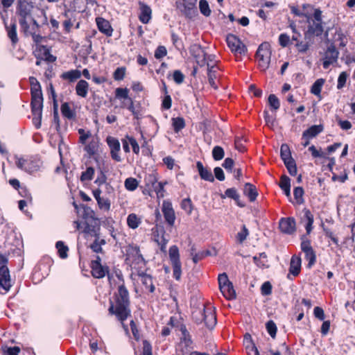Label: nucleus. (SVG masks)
I'll return each mask as SVG.
<instances>
[{"instance_id": "38", "label": "nucleus", "mask_w": 355, "mask_h": 355, "mask_svg": "<svg viewBox=\"0 0 355 355\" xmlns=\"http://www.w3.org/2000/svg\"><path fill=\"white\" fill-rule=\"evenodd\" d=\"M172 125L175 132L178 133L185 127V121L182 117L172 118Z\"/></svg>"}, {"instance_id": "33", "label": "nucleus", "mask_w": 355, "mask_h": 355, "mask_svg": "<svg viewBox=\"0 0 355 355\" xmlns=\"http://www.w3.org/2000/svg\"><path fill=\"white\" fill-rule=\"evenodd\" d=\"M215 65H211L209 63H207V76L208 81L211 87L214 89H217V85L215 82V79L216 78V71L214 70Z\"/></svg>"}, {"instance_id": "13", "label": "nucleus", "mask_w": 355, "mask_h": 355, "mask_svg": "<svg viewBox=\"0 0 355 355\" xmlns=\"http://www.w3.org/2000/svg\"><path fill=\"white\" fill-rule=\"evenodd\" d=\"M279 229L282 232L292 234L295 232L296 223L294 218H282L279 220Z\"/></svg>"}, {"instance_id": "16", "label": "nucleus", "mask_w": 355, "mask_h": 355, "mask_svg": "<svg viewBox=\"0 0 355 355\" xmlns=\"http://www.w3.org/2000/svg\"><path fill=\"white\" fill-rule=\"evenodd\" d=\"M92 275L94 278L101 279L106 274L109 276V268L98 263H91Z\"/></svg>"}, {"instance_id": "14", "label": "nucleus", "mask_w": 355, "mask_h": 355, "mask_svg": "<svg viewBox=\"0 0 355 355\" xmlns=\"http://www.w3.org/2000/svg\"><path fill=\"white\" fill-rule=\"evenodd\" d=\"M190 53L196 60L197 64L202 67L206 63V53L199 44H193L190 47Z\"/></svg>"}, {"instance_id": "30", "label": "nucleus", "mask_w": 355, "mask_h": 355, "mask_svg": "<svg viewBox=\"0 0 355 355\" xmlns=\"http://www.w3.org/2000/svg\"><path fill=\"white\" fill-rule=\"evenodd\" d=\"M243 342L247 350L252 351L254 355H260L257 347L253 343L252 336L250 334L247 333L245 334Z\"/></svg>"}, {"instance_id": "61", "label": "nucleus", "mask_w": 355, "mask_h": 355, "mask_svg": "<svg viewBox=\"0 0 355 355\" xmlns=\"http://www.w3.org/2000/svg\"><path fill=\"white\" fill-rule=\"evenodd\" d=\"M336 40L340 42V46L345 47L346 46V42L345 41V35L343 33L341 28H338L336 31Z\"/></svg>"}, {"instance_id": "32", "label": "nucleus", "mask_w": 355, "mask_h": 355, "mask_svg": "<svg viewBox=\"0 0 355 355\" xmlns=\"http://www.w3.org/2000/svg\"><path fill=\"white\" fill-rule=\"evenodd\" d=\"M168 254L171 264L181 263L180 260L179 249L176 245H172L170 247Z\"/></svg>"}, {"instance_id": "37", "label": "nucleus", "mask_w": 355, "mask_h": 355, "mask_svg": "<svg viewBox=\"0 0 355 355\" xmlns=\"http://www.w3.org/2000/svg\"><path fill=\"white\" fill-rule=\"evenodd\" d=\"M61 112L64 117L68 119H73L76 117L75 112L71 110L68 103H64L61 105Z\"/></svg>"}, {"instance_id": "24", "label": "nucleus", "mask_w": 355, "mask_h": 355, "mask_svg": "<svg viewBox=\"0 0 355 355\" xmlns=\"http://www.w3.org/2000/svg\"><path fill=\"white\" fill-rule=\"evenodd\" d=\"M138 276L141 277V281L146 288H148L150 293H153L155 288L153 285L152 276L144 272H139Z\"/></svg>"}, {"instance_id": "39", "label": "nucleus", "mask_w": 355, "mask_h": 355, "mask_svg": "<svg viewBox=\"0 0 355 355\" xmlns=\"http://www.w3.org/2000/svg\"><path fill=\"white\" fill-rule=\"evenodd\" d=\"M324 83V80L323 78H319L316 80L314 83L312 85L311 88V94L315 96H320L322 90V87Z\"/></svg>"}, {"instance_id": "26", "label": "nucleus", "mask_w": 355, "mask_h": 355, "mask_svg": "<svg viewBox=\"0 0 355 355\" xmlns=\"http://www.w3.org/2000/svg\"><path fill=\"white\" fill-rule=\"evenodd\" d=\"M89 84L85 80H80L76 85V93L78 96L85 98L87 96Z\"/></svg>"}, {"instance_id": "56", "label": "nucleus", "mask_w": 355, "mask_h": 355, "mask_svg": "<svg viewBox=\"0 0 355 355\" xmlns=\"http://www.w3.org/2000/svg\"><path fill=\"white\" fill-rule=\"evenodd\" d=\"M93 220L94 221V224H89L87 220L85 221V227L84 229L85 233L91 234L92 232H94L95 230L99 227L96 221L97 219Z\"/></svg>"}, {"instance_id": "27", "label": "nucleus", "mask_w": 355, "mask_h": 355, "mask_svg": "<svg viewBox=\"0 0 355 355\" xmlns=\"http://www.w3.org/2000/svg\"><path fill=\"white\" fill-rule=\"evenodd\" d=\"M304 41L299 40L295 43V46L300 53L306 52L314 42V40L312 38L306 39L305 33H304Z\"/></svg>"}, {"instance_id": "18", "label": "nucleus", "mask_w": 355, "mask_h": 355, "mask_svg": "<svg viewBox=\"0 0 355 355\" xmlns=\"http://www.w3.org/2000/svg\"><path fill=\"white\" fill-rule=\"evenodd\" d=\"M140 14L139 20L143 24H148L151 19L152 10L149 6L144 2L139 1Z\"/></svg>"}, {"instance_id": "25", "label": "nucleus", "mask_w": 355, "mask_h": 355, "mask_svg": "<svg viewBox=\"0 0 355 355\" xmlns=\"http://www.w3.org/2000/svg\"><path fill=\"white\" fill-rule=\"evenodd\" d=\"M42 166V162L39 159H28L25 171L28 173H33L40 171Z\"/></svg>"}, {"instance_id": "17", "label": "nucleus", "mask_w": 355, "mask_h": 355, "mask_svg": "<svg viewBox=\"0 0 355 355\" xmlns=\"http://www.w3.org/2000/svg\"><path fill=\"white\" fill-rule=\"evenodd\" d=\"M96 22L99 31L107 37L112 36L113 28H112L109 21L103 17H98L96 18Z\"/></svg>"}, {"instance_id": "54", "label": "nucleus", "mask_w": 355, "mask_h": 355, "mask_svg": "<svg viewBox=\"0 0 355 355\" xmlns=\"http://www.w3.org/2000/svg\"><path fill=\"white\" fill-rule=\"evenodd\" d=\"M249 231L246 226L243 225L241 232L237 233L236 239L240 243H242L248 236Z\"/></svg>"}, {"instance_id": "22", "label": "nucleus", "mask_w": 355, "mask_h": 355, "mask_svg": "<svg viewBox=\"0 0 355 355\" xmlns=\"http://www.w3.org/2000/svg\"><path fill=\"white\" fill-rule=\"evenodd\" d=\"M301 263L302 260L299 256H293L290 262L289 272L295 277L297 276L300 272Z\"/></svg>"}, {"instance_id": "3", "label": "nucleus", "mask_w": 355, "mask_h": 355, "mask_svg": "<svg viewBox=\"0 0 355 355\" xmlns=\"http://www.w3.org/2000/svg\"><path fill=\"white\" fill-rule=\"evenodd\" d=\"M35 8L33 3L28 0H19L17 6V14L19 16V23L25 33L30 29L28 20L33 17Z\"/></svg>"}, {"instance_id": "23", "label": "nucleus", "mask_w": 355, "mask_h": 355, "mask_svg": "<svg viewBox=\"0 0 355 355\" xmlns=\"http://www.w3.org/2000/svg\"><path fill=\"white\" fill-rule=\"evenodd\" d=\"M243 193L249 198L250 202L255 201L258 196L256 187L249 182L245 184Z\"/></svg>"}, {"instance_id": "4", "label": "nucleus", "mask_w": 355, "mask_h": 355, "mask_svg": "<svg viewBox=\"0 0 355 355\" xmlns=\"http://www.w3.org/2000/svg\"><path fill=\"white\" fill-rule=\"evenodd\" d=\"M192 319L195 323L200 324L205 322V326L212 329L216 324V315L212 308H198L192 311Z\"/></svg>"}, {"instance_id": "35", "label": "nucleus", "mask_w": 355, "mask_h": 355, "mask_svg": "<svg viewBox=\"0 0 355 355\" xmlns=\"http://www.w3.org/2000/svg\"><path fill=\"white\" fill-rule=\"evenodd\" d=\"M80 209L83 210L82 217L87 221L89 219L95 220V213L93 209L85 205H80Z\"/></svg>"}, {"instance_id": "46", "label": "nucleus", "mask_w": 355, "mask_h": 355, "mask_svg": "<svg viewBox=\"0 0 355 355\" xmlns=\"http://www.w3.org/2000/svg\"><path fill=\"white\" fill-rule=\"evenodd\" d=\"M199 9L200 12L205 17H209L211 15V10L207 0H200Z\"/></svg>"}, {"instance_id": "12", "label": "nucleus", "mask_w": 355, "mask_h": 355, "mask_svg": "<svg viewBox=\"0 0 355 355\" xmlns=\"http://www.w3.org/2000/svg\"><path fill=\"white\" fill-rule=\"evenodd\" d=\"M162 211L167 224L173 227L175 224V214L172 203L169 201L164 200L162 203Z\"/></svg>"}, {"instance_id": "47", "label": "nucleus", "mask_w": 355, "mask_h": 355, "mask_svg": "<svg viewBox=\"0 0 355 355\" xmlns=\"http://www.w3.org/2000/svg\"><path fill=\"white\" fill-rule=\"evenodd\" d=\"M225 156V152L222 147L216 146L212 150V157L214 160H221Z\"/></svg>"}, {"instance_id": "53", "label": "nucleus", "mask_w": 355, "mask_h": 355, "mask_svg": "<svg viewBox=\"0 0 355 355\" xmlns=\"http://www.w3.org/2000/svg\"><path fill=\"white\" fill-rule=\"evenodd\" d=\"M167 184V182H159L154 184V189L158 197L164 196V186Z\"/></svg>"}, {"instance_id": "63", "label": "nucleus", "mask_w": 355, "mask_h": 355, "mask_svg": "<svg viewBox=\"0 0 355 355\" xmlns=\"http://www.w3.org/2000/svg\"><path fill=\"white\" fill-rule=\"evenodd\" d=\"M234 160L232 159V158H230V157H227L222 166L223 167L225 168V169L227 171V172H230V173H232L233 172V167H234Z\"/></svg>"}, {"instance_id": "40", "label": "nucleus", "mask_w": 355, "mask_h": 355, "mask_svg": "<svg viewBox=\"0 0 355 355\" xmlns=\"http://www.w3.org/2000/svg\"><path fill=\"white\" fill-rule=\"evenodd\" d=\"M304 194V189L302 187H297L294 188L293 195L294 198L297 205H302L304 202V199L303 198Z\"/></svg>"}, {"instance_id": "9", "label": "nucleus", "mask_w": 355, "mask_h": 355, "mask_svg": "<svg viewBox=\"0 0 355 355\" xmlns=\"http://www.w3.org/2000/svg\"><path fill=\"white\" fill-rule=\"evenodd\" d=\"M229 48L234 53L245 54L248 49L245 45L234 35L230 34L227 37Z\"/></svg>"}, {"instance_id": "34", "label": "nucleus", "mask_w": 355, "mask_h": 355, "mask_svg": "<svg viewBox=\"0 0 355 355\" xmlns=\"http://www.w3.org/2000/svg\"><path fill=\"white\" fill-rule=\"evenodd\" d=\"M303 211L304 214V217L306 218V219L307 220L306 225L305 226V229L306 231V234H309L313 229V223L314 221L313 216L309 209H304L303 210Z\"/></svg>"}, {"instance_id": "58", "label": "nucleus", "mask_w": 355, "mask_h": 355, "mask_svg": "<svg viewBox=\"0 0 355 355\" xmlns=\"http://www.w3.org/2000/svg\"><path fill=\"white\" fill-rule=\"evenodd\" d=\"M181 207L189 214H190L193 209L192 202L190 198H185L181 202Z\"/></svg>"}, {"instance_id": "15", "label": "nucleus", "mask_w": 355, "mask_h": 355, "mask_svg": "<svg viewBox=\"0 0 355 355\" xmlns=\"http://www.w3.org/2000/svg\"><path fill=\"white\" fill-rule=\"evenodd\" d=\"M106 141L110 148L112 158L116 162H121V158L119 153L120 151V143L119 140L112 137H107Z\"/></svg>"}, {"instance_id": "19", "label": "nucleus", "mask_w": 355, "mask_h": 355, "mask_svg": "<svg viewBox=\"0 0 355 355\" xmlns=\"http://www.w3.org/2000/svg\"><path fill=\"white\" fill-rule=\"evenodd\" d=\"M324 130L322 124L313 125L304 130L302 133V138L305 139H310L318 135Z\"/></svg>"}, {"instance_id": "55", "label": "nucleus", "mask_w": 355, "mask_h": 355, "mask_svg": "<svg viewBox=\"0 0 355 355\" xmlns=\"http://www.w3.org/2000/svg\"><path fill=\"white\" fill-rule=\"evenodd\" d=\"M116 98L119 99H129L128 89L127 88H116L115 90Z\"/></svg>"}, {"instance_id": "57", "label": "nucleus", "mask_w": 355, "mask_h": 355, "mask_svg": "<svg viewBox=\"0 0 355 355\" xmlns=\"http://www.w3.org/2000/svg\"><path fill=\"white\" fill-rule=\"evenodd\" d=\"M348 73L346 71H343L340 73L338 78L337 88L338 89H342L346 84Z\"/></svg>"}, {"instance_id": "11", "label": "nucleus", "mask_w": 355, "mask_h": 355, "mask_svg": "<svg viewBox=\"0 0 355 355\" xmlns=\"http://www.w3.org/2000/svg\"><path fill=\"white\" fill-rule=\"evenodd\" d=\"M31 112L33 116V123L37 129L40 128L42 116L43 101H31Z\"/></svg>"}, {"instance_id": "64", "label": "nucleus", "mask_w": 355, "mask_h": 355, "mask_svg": "<svg viewBox=\"0 0 355 355\" xmlns=\"http://www.w3.org/2000/svg\"><path fill=\"white\" fill-rule=\"evenodd\" d=\"M279 186L282 189L291 188V179L286 175H282Z\"/></svg>"}, {"instance_id": "62", "label": "nucleus", "mask_w": 355, "mask_h": 355, "mask_svg": "<svg viewBox=\"0 0 355 355\" xmlns=\"http://www.w3.org/2000/svg\"><path fill=\"white\" fill-rule=\"evenodd\" d=\"M172 267L173 270V277L176 280L179 281L182 275V264L181 263L172 264Z\"/></svg>"}, {"instance_id": "43", "label": "nucleus", "mask_w": 355, "mask_h": 355, "mask_svg": "<svg viewBox=\"0 0 355 355\" xmlns=\"http://www.w3.org/2000/svg\"><path fill=\"white\" fill-rule=\"evenodd\" d=\"M94 168L92 166L87 167L86 171L81 173L80 180L81 182L89 181L93 179Z\"/></svg>"}, {"instance_id": "5", "label": "nucleus", "mask_w": 355, "mask_h": 355, "mask_svg": "<svg viewBox=\"0 0 355 355\" xmlns=\"http://www.w3.org/2000/svg\"><path fill=\"white\" fill-rule=\"evenodd\" d=\"M8 261V257L0 254V287L6 292H8L12 286L10 272L7 267Z\"/></svg>"}, {"instance_id": "31", "label": "nucleus", "mask_w": 355, "mask_h": 355, "mask_svg": "<svg viewBox=\"0 0 355 355\" xmlns=\"http://www.w3.org/2000/svg\"><path fill=\"white\" fill-rule=\"evenodd\" d=\"M220 290L226 299L230 300L236 298V292L234 289L232 283L223 286Z\"/></svg>"}, {"instance_id": "44", "label": "nucleus", "mask_w": 355, "mask_h": 355, "mask_svg": "<svg viewBox=\"0 0 355 355\" xmlns=\"http://www.w3.org/2000/svg\"><path fill=\"white\" fill-rule=\"evenodd\" d=\"M7 28L8 37L11 40L12 43L15 44L18 42L16 24L13 23L9 28Z\"/></svg>"}, {"instance_id": "60", "label": "nucleus", "mask_w": 355, "mask_h": 355, "mask_svg": "<svg viewBox=\"0 0 355 355\" xmlns=\"http://www.w3.org/2000/svg\"><path fill=\"white\" fill-rule=\"evenodd\" d=\"M243 141H245V140L243 139L242 137H236L234 140L235 148L241 153H243L245 151V147Z\"/></svg>"}, {"instance_id": "21", "label": "nucleus", "mask_w": 355, "mask_h": 355, "mask_svg": "<svg viewBox=\"0 0 355 355\" xmlns=\"http://www.w3.org/2000/svg\"><path fill=\"white\" fill-rule=\"evenodd\" d=\"M196 167L201 179L211 182L214 181V177L211 171L205 168L201 162H197Z\"/></svg>"}, {"instance_id": "59", "label": "nucleus", "mask_w": 355, "mask_h": 355, "mask_svg": "<svg viewBox=\"0 0 355 355\" xmlns=\"http://www.w3.org/2000/svg\"><path fill=\"white\" fill-rule=\"evenodd\" d=\"M125 74V67H118L114 72L113 78L115 80H121L124 78Z\"/></svg>"}, {"instance_id": "45", "label": "nucleus", "mask_w": 355, "mask_h": 355, "mask_svg": "<svg viewBox=\"0 0 355 355\" xmlns=\"http://www.w3.org/2000/svg\"><path fill=\"white\" fill-rule=\"evenodd\" d=\"M179 330L182 333V339L187 343V345L191 344L192 343L191 338L187 329L186 325L184 324H180L179 326Z\"/></svg>"}, {"instance_id": "6", "label": "nucleus", "mask_w": 355, "mask_h": 355, "mask_svg": "<svg viewBox=\"0 0 355 355\" xmlns=\"http://www.w3.org/2000/svg\"><path fill=\"white\" fill-rule=\"evenodd\" d=\"M271 54V47L268 42H264L259 46L256 55L259 59V66L263 70L269 67Z\"/></svg>"}, {"instance_id": "20", "label": "nucleus", "mask_w": 355, "mask_h": 355, "mask_svg": "<svg viewBox=\"0 0 355 355\" xmlns=\"http://www.w3.org/2000/svg\"><path fill=\"white\" fill-rule=\"evenodd\" d=\"M220 198L222 199H224L225 198L233 199L234 200H235L236 205L240 207H244L245 206L244 203L240 201V195L238 193L237 190L234 187L226 189L225 193L220 195Z\"/></svg>"}, {"instance_id": "10", "label": "nucleus", "mask_w": 355, "mask_h": 355, "mask_svg": "<svg viewBox=\"0 0 355 355\" xmlns=\"http://www.w3.org/2000/svg\"><path fill=\"white\" fill-rule=\"evenodd\" d=\"M339 51L336 49L334 44L328 46L323 59L322 67L327 69L331 64L336 62L338 58Z\"/></svg>"}, {"instance_id": "51", "label": "nucleus", "mask_w": 355, "mask_h": 355, "mask_svg": "<svg viewBox=\"0 0 355 355\" xmlns=\"http://www.w3.org/2000/svg\"><path fill=\"white\" fill-rule=\"evenodd\" d=\"M97 204L100 209L104 211H109L110 209L111 202L107 198L101 197L100 200H97Z\"/></svg>"}, {"instance_id": "7", "label": "nucleus", "mask_w": 355, "mask_h": 355, "mask_svg": "<svg viewBox=\"0 0 355 355\" xmlns=\"http://www.w3.org/2000/svg\"><path fill=\"white\" fill-rule=\"evenodd\" d=\"M198 0H182L176 1L175 6L182 15L187 18L192 19L198 15V9L196 6Z\"/></svg>"}, {"instance_id": "8", "label": "nucleus", "mask_w": 355, "mask_h": 355, "mask_svg": "<svg viewBox=\"0 0 355 355\" xmlns=\"http://www.w3.org/2000/svg\"><path fill=\"white\" fill-rule=\"evenodd\" d=\"M301 239V250L304 253L305 259L308 261L307 268H311L316 261L315 252L311 245L310 240H309L305 235H303Z\"/></svg>"}, {"instance_id": "2", "label": "nucleus", "mask_w": 355, "mask_h": 355, "mask_svg": "<svg viewBox=\"0 0 355 355\" xmlns=\"http://www.w3.org/2000/svg\"><path fill=\"white\" fill-rule=\"evenodd\" d=\"M307 28L304 31L306 39L320 37L324 32L325 23L322 20V12L320 8L314 9L313 14L306 15Z\"/></svg>"}, {"instance_id": "50", "label": "nucleus", "mask_w": 355, "mask_h": 355, "mask_svg": "<svg viewBox=\"0 0 355 355\" xmlns=\"http://www.w3.org/2000/svg\"><path fill=\"white\" fill-rule=\"evenodd\" d=\"M284 164L291 175L295 176L297 175V169L294 159L286 162H284Z\"/></svg>"}, {"instance_id": "1", "label": "nucleus", "mask_w": 355, "mask_h": 355, "mask_svg": "<svg viewBox=\"0 0 355 355\" xmlns=\"http://www.w3.org/2000/svg\"><path fill=\"white\" fill-rule=\"evenodd\" d=\"M114 298V304L110 301L109 313L115 315L119 320L123 322L130 315L129 293L124 285L119 286Z\"/></svg>"}, {"instance_id": "52", "label": "nucleus", "mask_w": 355, "mask_h": 355, "mask_svg": "<svg viewBox=\"0 0 355 355\" xmlns=\"http://www.w3.org/2000/svg\"><path fill=\"white\" fill-rule=\"evenodd\" d=\"M266 327L267 331L270 334V336L272 338H275L276 336L277 330L276 324L272 320H269L268 322H267Z\"/></svg>"}, {"instance_id": "36", "label": "nucleus", "mask_w": 355, "mask_h": 355, "mask_svg": "<svg viewBox=\"0 0 355 355\" xmlns=\"http://www.w3.org/2000/svg\"><path fill=\"white\" fill-rule=\"evenodd\" d=\"M280 156L284 163L293 159V158L291 156V153L289 146L287 144H284L281 146Z\"/></svg>"}, {"instance_id": "28", "label": "nucleus", "mask_w": 355, "mask_h": 355, "mask_svg": "<svg viewBox=\"0 0 355 355\" xmlns=\"http://www.w3.org/2000/svg\"><path fill=\"white\" fill-rule=\"evenodd\" d=\"M31 101H43V95L40 83H35L31 89Z\"/></svg>"}, {"instance_id": "49", "label": "nucleus", "mask_w": 355, "mask_h": 355, "mask_svg": "<svg viewBox=\"0 0 355 355\" xmlns=\"http://www.w3.org/2000/svg\"><path fill=\"white\" fill-rule=\"evenodd\" d=\"M268 104L274 111H277L280 107L279 100L275 94L269 95Z\"/></svg>"}, {"instance_id": "48", "label": "nucleus", "mask_w": 355, "mask_h": 355, "mask_svg": "<svg viewBox=\"0 0 355 355\" xmlns=\"http://www.w3.org/2000/svg\"><path fill=\"white\" fill-rule=\"evenodd\" d=\"M125 187L128 191H135L138 187V182L135 178H128L125 180Z\"/></svg>"}, {"instance_id": "29", "label": "nucleus", "mask_w": 355, "mask_h": 355, "mask_svg": "<svg viewBox=\"0 0 355 355\" xmlns=\"http://www.w3.org/2000/svg\"><path fill=\"white\" fill-rule=\"evenodd\" d=\"M60 77L63 80H68L72 83L81 77V72L78 69H72L62 73Z\"/></svg>"}, {"instance_id": "41", "label": "nucleus", "mask_w": 355, "mask_h": 355, "mask_svg": "<svg viewBox=\"0 0 355 355\" xmlns=\"http://www.w3.org/2000/svg\"><path fill=\"white\" fill-rule=\"evenodd\" d=\"M55 247L58 250L59 257L61 259H66L68 257L69 248L64 245V242L59 241L55 243Z\"/></svg>"}, {"instance_id": "42", "label": "nucleus", "mask_w": 355, "mask_h": 355, "mask_svg": "<svg viewBox=\"0 0 355 355\" xmlns=\"http://www.w3.org/2000/svg\"><path fill=\"white\" fill-rule=\"evenodd\" d=\"M141 223L140 218L135 214H130L127 218V223L129 227L136 229Z\"/></svg>"}]
</instances>
